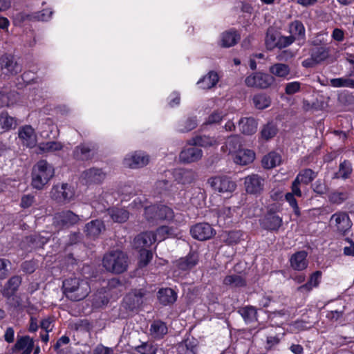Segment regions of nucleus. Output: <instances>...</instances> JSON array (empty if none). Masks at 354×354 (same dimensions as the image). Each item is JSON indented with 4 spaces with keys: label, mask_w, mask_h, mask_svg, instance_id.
<instances>
[{
    "label": "nucleus",
    "mask_w": 354,
    "mask_h": 354,
    "mask_svg": "<svg viewBox=\"0 0 354 354\" xmlns=\"http://www.w3.org/2000/svg\"><path fill=\"white\" fill-rule=\"evenodd\" d=\"M145 295V292L141 289L129 292L124 298L126 307L131 310L139 308L143 303Z\"/></svg>",
    "instance_id": "6ab92c4d"
},
{
    "label": "nucleus",
    "mask_w": 354,
    "mask_h": 354,
    "mask_svg": "<svg viewBox=\"0 0 354 354\" xmlns=\"http://www.w3.org/2000/svg\"><path fill=\"white\" fill-rule=\"evenodd\" d=\"M281 162V155L276 151H271L263 157L261 164L264 169H269L279 165Z\"/></svg>",
    "instance_id": "72a5a7b5"
},
{
    "label": "nucleus",
    "mask_w": 354,
    "mask_h": 354,
    "mask_svg": "<svg viewBox=\"0 0 354 354\" xmlns=\"http://www.w3.org/2000/svg\"><path fill=\"white\" fill-rule=\"evenodd\" d=\"M330 85L335 88L348 87L354 88V80L348 77H337L331 79Z\"/></svg>",
    "instance_id": "603ef678"
},
{
    "label": "nucleus",
    "mask_w": 354,
    "mask_h": 354,
    "mask_svg": "<svg viewBox=\"0 0 354 354\" xmlns=\"http://www.w3.org/2000/svg\"><path fill=\"white\" fill-rule=\"evenodd\" d=\"M1 68L6 70V74L16 75L21 71V66L19 64L11 55L5 54L0 58Z\"/></svg>",
    "instance_id": "4be33fe9"
},
{
    "label": "nucleus",
    "mask_w": 354,
    "mask_h": 354,
    "mask_svg": "<svg viewBox=\"0 0 354 354\" xmlns=\"http://www.w3.org/2000/svg\"><path fill=\"white\" fill-rule=\"evenodd\" d=\"M244 185L247 193L260 195L264 189V178L258 174H252L245 178Z\"/></svg>",
    "instance_id": "ddd939ff"
},
{
    "label": "nucleus",
    "mask_w": 354,
    "mask_h": 354,
    "mask_svg": "<svg viewBox=\"0 0 354 354\" xmlns=\"http://www.w3.org/2000/svg\"><path fill=\"white\" fill-rule=\"evenodd\" d=\"M199 261V257L196 252L191 250L185 257L177 259L174 262L175 266L182 272H187L194 268Z\"/></svg>",
    "instance_id": "4468645a"
},
{
    "label": "nucleus",
    "mask_w": 354,
    "mask_h": 354,
    "mask_svg": "<svg viewBox=\"0 0 354 354\" xmlns=\"http://www.w3.org/2000/svg\"><path fill=\"white\" fill-rule=\"evenodd\" d=\"M157 297L160 304L168 306L176 301L177 293L171 288H162L158 291Z\"/></svg>",
    "instance_id": "393cba45"
},
{
    "label": "nucleus",
    "mask_w": 354,
    "mask_h": 354,
    "mask_svg": "<svg viewBox=\"0 0 354 354\" xmlns=\"http://www.w3.org/2000/svg\"><path fill=\"white\" fill-rule=\"evenodd\" d=\"M150 334L155 339H162L168 333V328L165 322L160 319L154 320L150 326Z\"/></svg>",
    "instance_id": "a878e982"
},
{
    "label": "nucleus",
    "mask_w": 354,
    "mask_h": 354,
    "mask_svg": "<svg viewBox=\"0 0 354 354\" xmlns=\"http://www.w3.org/2000/svg\"><path fill=\"white\" fill-rule=\"evenodd\" d=\"M16 122L15 118L10 116L6 111H3L0 113V124L1 128L5 131H8L15 127Z\"/></svg>",
    "instance_id": "09e8293b"
},
{
    "label": "nucleus",
    "mask_w": 354,
    "mask_h": 354,
    "mask_svg": "<svg viewBox=\"0 0 354 354\" xmlns=\"http://www.w3.org/2000/svg\"><path fill=\"white\" fill-rule=\"evenodd\" d=\"M55 175L53 166L46 160H39L33 166L31 173V185L33 188L41 190Z\"/></svg>",
    "instance_id": "f03ea898"
},
{
    "label": "nucleus",
    "mask_w": 354,
    "mask_h": 354,
    "mask_svg": "<svg viewBox=\"0 0 354 354\" xmlns=\"http://www.w3.org/2000/svg\"><path fill=\"white\" fill-rule=\"evenodd\" d=\"M63 293L68 299L77 301L84 299L90 292L87 282L78 278H68L63 281Z\"/></svg>",
    "instance_id": "7ed1b4c3"
},
{
    "label": "nucleus",
    "mask_w": 354,
    "mask_h": 354,
    "mask_svg": "<svg viewBox=\"0 0 354 354\" xmlns=\"http://www.w3.org/2000/svg\"><path fill=\"white\" fill-rule=\"evenodd\" d=\"M241 230H232L225 233L224 241L227 245H233L239 243L243 238Z\"/></svg>",
    "instance_id": "8fccbe9b"
},
{
    "label": "nucleus",
    "mask_w": 354,
    "mask_h": 354,
    "mask_svg": "<svg viewBox=\"0 0 354 354\" xmlns=\"http://www.w3.org/2000/svg\"><path fill=\"white\" fill-rule=\"evenodd\" d=\"M136 352L140 354H156L158 346L151 342H143L135 348Z\"/></svg>",
    "instance_id": "5fc2aeb1"
},
{
    "label": "nucleus",
    "mask_w": 354,
    "mask_h": 354,
    "mask_svg": "<svg viewBox=\"0 0 354 354\" xmlns=\"http://www.w3.org/2000/svg\"><path fill=\"white\" fill-rule=\"evenodd\" d=\"M74 196V191L67 183L54 185L51 192V198L58 203L69 202Z\"/></svg>",
    "instance_id": "f8f14e48"
},
{
    "label": "nucleus",
    "mask_w": 354,
    "mask_h": 354,
    "mask_svg": "<svg viewBox=\"0 0 354 354\" xmlns=\"http://www.w3.org/2000/svg\"><path fill=\"white\" fill-rule=\"evenodd\" d=\"M21 283V278L15 275L11 277L3 286L2 294L4 297L10 298L17 292Z\"/></svg>",
    "instance_id": "b1692460"
},
{
    "label": "nucleus",
    "mask_w": 354,
    "mask_h": 354,
    "mask_svg": "<svg viewBox=\"0 0 354 354\" xmlns=\"http://www.w3.org/2000/svg\"><path fill=\"white\" fill-rule=\"evenodd\" d=\"M208 182L214 190L220 193H232L236 188V183L227 176L212 177L208 180Z\"/></svg>",
    "instance_id": "6e6552de"
},
{
    "label": "nucleus",
    "mask_w": 354,
    "mask_h": 354,
    "mask_svg": "<svg viewBox=\"0 0 354 354\" xmlns=\"http://www.w3.org/2000/svg\"><path fill=\"white\" fill-rule=\"evenodd\" d=\"M244 82L248 87L266 89L274 83L275 78L266 73L254 72L247 76Z\"/></svg>",
    "instance_id": "423d86ee"
},
{
    "label": "nucleus",
    "mask_w": 354,
    "mask_h": 354,
    "mask_svg": "<svg viewBox=\"0 0 354 354\" xmlns=\"http://www.w3.org/2000/svg\"><path fill=\"white\" fill-rule=\"evenodd\" d=\"M290 36L293 37L295 41L299 46H302L306 42V28L303 23L299 20H295L289 25Z\"/></svg>",
    "instance_id": "dca6fc26"
},
{
    "label": "nucleus",
    "mask_w": 354,
    "mask_h": 354,
    "mask_svg": "<svg viewBox=\"0 0 354 354\" xmlns=\"http://www.w3.org/2000/svg\"><path fill=\"white\" fill-rule=\"evenodd\" d=\"M329 53L328 47L321 46L313 48L310 51V56L315 63L320 64L328 57Z\"/></svg>",
    "instance_id": "4c0bfd02"
},
{
    "label": "nucleus",
    "mask_w": 354,
    "mask_h": 354,
    "mask_svg": "<svg viewBox=\"0 0 354 354\" xmlns=\"http://www.w3.org/2000/svg\"><path fill=\"white\" fill-rule=\"evenodd\" d=\"M283 204L272 203L265 206L264 209L259 219L261 228L270 232H278L283 225Z\"/></svg>",
    "instance_id": "f257e3e1"
},
{
    "label": "nucleus",
    "mask_w": 354,
    "mask_h": 354,
    "mask_svg": "<svg viewBox=\"0 0 354 354\" xmlns=\"http://www.w3.org/2000/svg\"><path fill=\"white\" fill-rule=\"evenodd\" d=\"M145 216L147 221H170L174 216V211L165 205H153L145 208Z\"/></svg>",
    "instance_id": "39448f33"
},
{
    "label": "nucleus",
    "mask_w": 354,
    "mask_h": 354,
    "mask_svg": "<svg viewBox=\"0 0 354 354\" xmlns=\"http://www.w3.org/2000/svg\"><path fill=\"white\" fill-rule=\"evenodd\" d=\"M79 221L78 215L71 210H64L55 214L53 223L55 227L62 229L73 226Z\"/></svg>",
    "instance_id": "0eeeda50"
},
{
    "label": "nucleus",
    "mask_w": 354,
    "mask_h": 354,
    "mask_svg": "<svg viewBox=\"0 0 354 354\" xmlns=\"http://www.w3.org/2000/svg\"><path fill=\"white\" fill-rule=\"evenodd\" d=\"M225 145L230 153H236L237 151L241 149V138L238 136H231L228 137Z\"/></svg>",
    "instance_id": "3c124183"
},
{
    "label": "nucleus",
    "mask_w": 354,
    "mask_h": 354,
    "mask_svg": "<svg viewBox=\"0 0 354 354\" xmlns=\"http://www.w3.org/2000/svg\"><path fill=\"white\" fill-rule=\"evenodd\" d=\"M15 94L13 93H6L0 91V107L9 106L14 104L13 97Z\"/></svg>",
    "instance_id": "e2e57ef3"
},
{
    "label": "nucleus",
    "mask_w": 354,
    "mask_h": 354,
    "mask_svg": "<svg viewBox=\"0 0 354 354\" xmlns=\"http://www.w3.org/2000/svg\"><path fill=\"white\" fill-rule=\"evenodd\" d=\"M278 132L277 125L273 121L264 124L261 130V136L265 140H268L274 137Z\"/></svg>",
    "instance_id": "79ce46f5"
},
{
    "label": "nucleus",
    "mask_w": 354,
    "mask_h": 354,
    "mask_svg": "<svg viewBox=\"0 0 354 354\" xmlns=\"http://www.w3.org/2000/svg\"><path fill=\"white\" fill-rule=\"evenodd\" d=\"M317 174L310 168L301 169L295 179L299 180L301 184L308 185L311 183L317 177Z\"/></svg>",
    "instance_id": "e433bc0d"
},
{
    "label": "nucleus",
    "mask_w": 354,
    "mask_h": 354,
    "mask_svg": "<svg viewBox=\"0 0 354 354\" xmlns=\"http://www.w3.org/2000/svg\"><path fill=\"white\" fill-rule=\"evenodd\" d=\"M238 125L240 131L245 135H252L257 131V122L252 117L241 118Z\"/></svg>",
    "instance_id": "cd10ccee"
},
{
    "label": "nucleus",
    "mask_w": 354,
    "mask_h": 354,
    "mask_svg": "<svg viewBox=\"0 0 354 354\" xmlns=\"http://www.w3.org/2000/svg\"><path fill=\"white\" fill-rule=\"evenodd\" d=\"M8 259H0V281L6 279L8 275V266H10Z\"/></svg>",
    "instance_id": "774afa93"
},
{
    "label": "nucleus",
    "mask_w": 354,
    "mask_h": 354,
    "mask_svg": "<svg viewBox=\"0 0 354 354\" xmlns=\"http://www.w3.org/2000/svg\"><path fill=\"white\" fill-rule=\"evenodd\" d=\"M104 229V225L103 222L96 219L86 224L84 232L86 233V236L95 239L100 234Z\"/></svg>",
    "instance_id": "7c9ffc66"
},
{
    "label": "nucleus",
    "mask_w": 354,
    "mask_h": 354,
    "mask_svg": "<svg viewBox=\"0 0 354 354\" xmlns=\"http://www.w3.org/2000/svg\"><path fill=\"white\" fill-rule=\"evenodd\" d=\"M109 214L114 222L120 223L126 222L129 217V212L123 208H111L109 209Z\"/></svg>",
    "instance_id": "58836bf2"
},
{
    "label": "nucleus",
    "mask_w": 354,
    "mask_h": 354,
    "mask_svg": "<svg viewBox=\"0 0 354 354\" xmlns=\"http://www.w3.org/2000/svg\"><path fill=\"white\" fill-rule=\"evenodd\" d=\"M308 252L306 250H299L293 253L289 258L290 266L295 271L301 272L308 266Z\"/></svg>",
    "instance_id": "2eb2a0df"
},
{
    "label": "nucleus",
    "mask_w": 354,
    "mask_h": 354,
    "mask_svg": "<svg viewBox=\"0 0 354 354\" xmlns=\"http://www.w3.org/2000/svg\"><path fill=\"white\" fill-rule=\"evenodd\" d=\"M348 198L347 194L342 192H333L328 196V201L336 205L342 204Z\"/></svg>",
    "instance_id": "13d9d810"
},
{
    "label": "nucleus",
    "mask_w": 354,
    "mask_h": 354,
    "mask_svg": "<svg viewBox=\"0 0 354 354\" xmlns=\"http://www.w3.org/2000/svg\"><path fill=\"white\" fill-rule=\"evenodd\" d=\"M252 102L257 109L263 110L270 106L271 98L266 93H258L254 95Z\"/></svg>",
    "instance_id": "37998d69"
},
{
    "label": "nucleus",
    "mask_w": 354,
    "mask_h": 354,
    "mask_svg": "<svg viewBox=\"0 0 354 354\" xmlns=\"http://www.w3.org/2000/svg\"><path fill=\"white\" fill-rule=\"evenodd\" d=\"M106 177V174L102 169L91 167L84 170L80 176L82 184L90 186L101 184Z\"/></svg>",
    "instance_id": "9d476101"
},
{
    "label": "nucleus",
    "mask_w": 354,
    "mask_h": 354,
    "mask_svg": "<svg viewBox=\"0 0 354 354\" xmlns=\"http://www.w3.org/2000/svg\"><path fill=\"white\" fill-rule=\"evenodd\" d=\"M238 313L241 315L246 324H251L257 321V310L252 306H246L239 308Z\"/></svg>",
    "instance_id": "c9c22d12"
},
{
    "label": "nucleus",
    "mask_w": 354,
    "mask_h": 354,
    "mask_svg": "<svg viewBox=\"0 0 354 354\" xmlns=\"http://www.w3.org/2000/svg\"><path fill=\"white\" fill-rule=\"evenodd\" d=\"M353 172L352 164L348 160L341 162L339 166V170L335 174V178L348 179Z\"/></svg>",
    "instance_id": "a19ab883"
},
{
    "label": "nucleus",
    "mask_w": 354,
    "mask_h": 354,
    "mask_svg": "<svg viewBox=\"0 0 354 354\" xmlns=\"http://www.w3.org/2000/svg\"><path fill=\"white\" fill-rule=\"evenodd\" d=\"M149 156L140 151H136L133 154L127 156L124 160V164L132 169L140 168L147 165L149 162Z\"/></svg>",
    "instance_id": "f3484780"
},
{
    "label": "nucleus",
    "mask_w": 354,
    "mask_h": 354,
    "mask_svg": "<svg viewBox=\"0 0 354 354\" xmlns=\"http://www.w3.org/2000/svg\"><path fill=\"white\" fill-rule=\"evenodd\" d=\"M196 116L188 117L187 119L180 120L178 124V131L180 133L189 132L197 127Z\"/></svg>",
    "instance_id": "c03bdc74"
},
{
    "label": "nucleus",
    "mask_w": 354,
    "mask_h": 354,
    "mask_svg": "<svg viewBox=\"0 0 354 354\" xmlns=\"http://www.w3.org/2000/svg\"><path fill=\"white\" fill-rule=\"evenodd\" d=\"M223 284L232 289L241 288L247 286L245 277L239 274H229L224 277Z\"/></svg>",
    "instance_id": "c756f323"
},
{
    "label": "nucleus",
    "mask_w": 354,
    "mask_h": 354,
    "mask_svg": "<svg viewBox=\"0 0 354 354\" xmlns=\"http://www.w3.org/2000/svg\"><path fill=\"white\" fill-rule=\"evenodd\" d=\"M203 156V151L194 145L186 147L179 155L180 160L184 163H192L199 160Z\"/></svg>",
    "instance_id": "aec40b11"
},
{
    "label": "nucleus",
    "mask_w": 354,
    "mask_h": 354,
    "mask_svg": "<svg viewBox=\"0 0 354 354\" xmlns=\"http://www.w3.org/2000/svg\"><path fill=\"white\" fill-rule=\"evenodd\" d=\"M295 42V39L291 36H284L282 35H279V37L278 39V42L277 44L276 48L283 49Z\"/></svg>",
    "instance_id": "0e129e2a"
},
{
    "label": "nucleus",
    "mask_w": 354,
    "mask_h": 354,
    "mask_svg": "<svg viewBox=\"0 0 354 354\" xmlns=\"http://www.w3.org/2000/svg\"><path fill=\"white\" fill-rule=\"evenodd\" d=\"M312 189L314 192L319 196L325 194L328 190L326 183L321 179L317 180L315 183L312 185Z\"/></svg>",
    "instance_id": "69168bd1"
},
{
    "label": "nucleus",
    "mask_w": 354,
    "mask_h": 354,
    "mask_svg": "<svg viewBox=\"0 0 354 354\" xmlns=\"http://www.w3.org/2000/svg\"><path fill=\"white\" fill-rule=\"evenodd\" d=\"M156 241V234L153 231H147L137 235L134 239V245L137 249L149 248Z\"/></svg>",
    "instance_id": "412c9836"
},
{
    "label": "nucleus",
    "mask_w": 354,
    "mask_h": 354,
    "mask_svg": "<svg viewBox=\"0 0 354 354\" xmlns=\"http://www.w3.org/2000/svg\"><path fill=\"white\" fill-rule=\"evenodd\" d=\"M190 233L194 239L206 241L216 234V230L208 223H199L191 227Z\"/></svg>",
    "instance_id": "9b49d317"
},
{
    "label": "nucleus",
    "mask_w": 354,
    "mask_h": 354,
    "mask_svg": "<svg viewBox=\"0 0 354 354\" xmlns=\"http://www.w3.org/2000/svg\"><path fill=\"white\" fill-rule=\"evenodd\" d=\"M153 259V252L151 250L142 248L139 250L138 266L139 268L147 267Z\"/></svg>",
    "instance_id": "49530a36"
},
{
    "label": "nucleus",
    "mask_w": 354,
    "mask_h": 354,
    "mask_svg": "<svg viewBox=\"0 0 354 354\" xmlns=\"http://www.w3.org/2000/svg\"><path fill=\"white\" fill-rule=\"evenodd\" d=\"M63 148V145L61 142L57 141H49L46 142H42L39 145V149L44 152H53L60 151Z\"/></svg>",
    "instance_id": "6e6d98bb"
},
{
    "label": "nucleus",
    "mask_w": 354,
    "mask_h": 354,
    "mask_svg": "<svg viewBox=\"0 0 354 354\" xmlns=\"http://www.w3.org/2000/svg\"><path fill=\"white\" fill-rule=\"evenodd\" d=\"M102 264L107 271L121 274L128 268V257L121 250L111 251L104 254Z\"/></svg>",
    "instance_id": "20e7f679"
},
{
    "label": "nucleus",
    "mask_w": 354,
    "mask_h": 354,
    "mask_svg": "<svg viewBox=\"0 0 354 354\" xmlns=\"http://www.w3.org/2000/svg\"><path fill=\"white\" fill-rule=\"evenodd\" d=\"M224 115L223 112L221 111H214L207 118L206 124H218L223 120Z\"/></svg>",
    "instance_id": "338daca9"
},
{
    "label": "nucleus",
    "mask_w": 354,
    "mask_h": 354,
    "mask_svg": "<svg viewBox=\"0 0 354 354\" xmlns=\"http://www.w3.org/2000/svg\"><path fill=\"white\" fill-rule=\"evenodd\" d=\"M185 345L187 354H197L198 341L194 337L187 338L185 340Z\"/></svg>",
    "instance_id": "680f3d73"
},
{
    "label": "nucleus",
    "mask_w": 354,
    "mask_h": 354,
    "mask_svg": "<svg viewBox=\"0 0 354 354\" xmlns=\"http://www.w3.org/2000/svg\"><path fill=\"white\" fill-rule=\"evenodd\" d=\"M190 145L196 146L207 147L213 145V140L211 137L207 136H196L192 140Z\"/></svg>",
    "instance_id": "4d7b16f0"
},
{
    "label": "nucleus",
    "mask_w": 354,
    "mask_h": 354,
    "mask_svg": "<svg viewBox=\"0 0 354 354\" xmlns=\"http://www.w3.org/2000/svg\"><path fill=\"white\" fill-rule=\"evenodd\" d=\"M19 138L22 145L29 148H32L36 145V136L35 129L30 125H25L19 129Z\"/></svg>",
    "instance_id": "a211bd4d"
},
{
    "label": "nucleus",
    "mask_w": 354,
    "mask_h": 354,
    "mask_svg": "<svg viewBox=\"0 0 354 354\" xmlns=\"http://www.w3.org/2000/svg\"><path fill=\"white\" fill-rule=\"evenodd\" d=\"M177 175L178 176L179 182L183 185L189 184L194 180L193 173L192 171L187 169H180Z\"/></svg>",
    "instance_id": "052dcab7"
},
{
    "label": "nucleus",
    "mask_w": 354,
    "mask_h": 354,
    "mask_svg": "<svg viewBox=\"0 0 354 354\" xmlns=\"http://www.w3.org/2000/svg\"><path fill=\"white\" fill-rule=\"evenodd\" d=\"M255 159V153L250 149H241L234 156V162L241 165H248Z\"/></svg>",
    "instance_id": "2f4dec72"
},
{
    "label": "nucleus",
    "mask_w": 354,
    "mask_h": 354,
    "mask_svg": "<svg viewBox=\"0 0 354 354\" xmlns=\"http://www.w3.org/2000/svg\"><path fill=\"white\" fill-rule=\"evenodd\" d=\"M337 100L346 111L354 110V92L344 91L338 95Z\"/></svg>",
    "instance_id": "473e14b6"
},
{
    "label": "nucleus",
    "mask_w": 354,
    "mask_h": 354,
    "mask_svg": "<svg viewBox=\"0 0 354 354\" xmlns=\"http://www.w3.org/2000/svg\"><path fill=\"white\" fill-rule=\"evenodd\" d=\"M175 230L176 229L173 227H169L167 225L160 226L154 232L156 234V239L159 241H162L169 237H175L176 236Z\"/></svg>",
    "instance_id": "ea45409f"
},
{
    "label": "nucleus",
    "mask_w": 354,
    "mask_h": 354,
    "mask_svg": "<svg viewBox=\"0 0 354 354\" xmlns=\"http://www.w3.org/2000/svg\"><path fill=\"white\" fill-rule=\"evenodd\" d=\"M241 39L240 32L234 28L223 32L221 35V46L230 48L235 46Z\"/></svg>",
    "instance_id": "5701e85b"
},
{
    "label": "nucleus",
    "mask_w": 354,
    "mask_h": 354,
    "mask_svg": "<svg viewBox=\"0 0 354 354\" xmlns=\"http://www.w3.org/2000/svg\"><path fill=\"white\" fill-rule=\"evenodd\" d=\"M93 156L91 149L84 144L77 146L73 151V157L77 160H89L92 159Z\"/></svg>",
    "instance_id": "f704fd0d"
},
{
    "label": "nucleus",
    "mask_w": 354,
    "mask_h": 354,
    "mask_svg": "<svg viewBox=\"0 0 354 354\" xmlns=\"http://www.w3.org/2000/svg\"><path fill=\"white\" fill-rule=\"evenodd\" d=\"M322 272L316 270L311 273L307 282L297 288L299 292H310L313 288H317L322 281Z\"/></svg>",
    "instance_id": "bb28decb"
},
{
    "label": "nucleus",
    "mask_w": 354,
    "mask_h": 354,
    "mask_svg": "<svg viewBox=\"0 0 354 354\" xmlns=\"http://www.w3.org/2000/svg\"><path fill=\"white\" fill-rule=\"evenodd\" d=\"M333 221L337 232L342 235H346L353 225L348 213L343 211H338L331 216L330 222Z\"/></svg>",
    "instance_id": "1a4fd4ad"
},
{
    "label": "nucleus",
    "mask_w": 354,
    "mask_h": 354,
    "mask_svg": "<svg viewBox=\"0 0 354 354\" xmlns=\"http://www.w3.org/2000/svg\"><path fill=\"white\" fill-rule=\"evenodd\" d=\"M284 198L285 200L288 203L290 207L292 209L294 214L297 217H299L301 214V212L295 196L290 194H286Z\"/></svg>",
    "instance_id": "bf43d9fd"
},
{
    "label": "nucleus",
    "mask_w": 354,
    "mask_h": 354,
    "mask_svg": "<svg viewBox=\"0 0 354 354\" xmlns=\"http://www.w3.org/2000/svg\"><path fill=\"white\" fill-rule=\"evenodd\" d=\"M218 80V74L214 71H210L198 81L197 84L203 89H210L217 84Z\"/></svg>",
    "instance_id": "c85d7f7f"
},
{
    "label": "nucleus",
    "mask_w": 354,
    "mask_h": 354,
    "mask_svg": "<svg viewBox=\"0 0 354 354\" xmlns=\"http://www.w3.org/2000/svg\"><path fill=\"white\" fill-rule=\"evenodd\" d=\"M32 343L34 344V341L28 335L20 337L17 339L16 343L12 348V352L22 351L29 346V344Z\"/></svg>",
    "instance_id": "864d4df0"
},
{
    "label": "nucleus",
    "mask_w": 354,
    "mask_h": 354,
    "mask_svg": "<svg viewBox=\"0 0 354 354\" xmlns=\"http://www.w3.org/2000/svg\"><path fill=\"white\" fill-rule=\"evenodd\" d=\"M290 69L288 64L282 63H277L271 66L270 72L279 77H286L290 73Z\"/></svg>",
    "instance_id": "de8ad7c7"
},
{
    "label": "nucleus",
    "mask_w": 354,
    "mask_h": 354,
    "mask_svg": "<svg viewBox=\"0 0 354 354\" xmlns=\"http://www.w3.org/2000/svg\"><path fill=\"white\" fill-rule=\"evenodd\" d=\"M280 32L273 29H268L265 38L266 47L268 50H272L277 47Z\"/></svg>",
    "instance_id": "a18cd8bd"
}]
</instances>
